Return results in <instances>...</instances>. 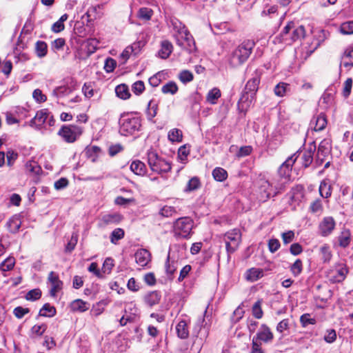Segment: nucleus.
Masks as SVG:
<instances>
[{
  "label": "nucleus",
  "mask_w": 353,
  "mask_h": 353,
  "mask_svg": "<svg viewBox=\"0 0 353 353\" xmlns=\"http://www.w3.org/2000/svg\"><path fill=\"white\" fill-rule=\"evenodd\" d=\"M335 221L331 216H326L323 218L319 225V234L322 236H329L335 228Z\"/></svg>",
  "instance_id": "nucleus-13"
},
{
  "label": "nucleus",
  "mask_w": 353,
  "mask_h": 353,
  "mask_svg": "<svg viewBox=\"0 0 353 353\" xmlns=\"http://www.w3.org/2000/svg\"><path fill=\"white\" fill-rule=\"evenodd\" d=\"M176 213V209L172 206L165 205L159 210V214L164 217L172 216Z\"/></svg>",
  "instance_id": "nucleus-53"
},
{
  "label": "nucleus",
  "mask_w": 353,
  "mask_h": 353,
  "mask_svg": "<svg viewBox=\"0 0 353 353\" xmlns=\"http://www.w3.org/2000/svg\"><path fill=\"white\" fill-rule=\"evenodd\" d=\"M176 39L177 44L189 53L196 50L195 41L188 30L183 34V37H179V38L178 36H176Z\"/></svg>",
  "instance_id": "nucleus-11"
},
{
  "label": "nucleus",
  "mask_w": 353,
  "mask_h": 353,
  "mask_svg": "<svg viewBox=\"0 0 353 353\" xmlns=\"http://www.w3.org/2000/svg\"><path fill=\"white\" fill-rule=\"evenodd\" d=\"M316 151V145L310 144L305 149L301 156L302 164L304 167H308L313 161L314 153Z\"/></svg>",
  "instance_id": "nucleus-20"
},
{
  "label": "nucleus",
  "mask_w": 353,
  "mask_h": 353,
  "mask_svg": "<svg viewBox=\"0 0 353 353\" xmlns=\"http://www.w3.org/2000/svg\"><path fill=\"white\" fill-rule=\"evenodd\" d=\"M131 170L136 174L143 176L146 173L145 163L139 160L132 161L130 165Z\"/></svg>",
  "instance_id": "nucleus-32"
},
{
  "label": "nucleus",
  "mask_w": 353,
  "mask_h": 353,
  "mask_svg": "<svg viewBox=\"0 0 353 353\" xmlns=\"http://www.w3.org/2000/svg\"><path fill=\"white\" fill-rule=\"evenodd\" d=\"M305 30L303 26H296L295 23H294V28L292 30L291 35L290 37V39L292 41H297L299 39H301L305 37Z\"/></svg>",
  "instance_id": "nucleus-33"
},
{
  "label": "nucleus",
  "mask_w": 353,
  "mask_h": 353,
  "mask_svg": "<svg viewBox=\"0 0 353 353\" xmlns=\"http://www.w3.org/2000/svg\"><path fill=\"white\" fill-rule=\"evenodd\" d=\"M56 314V309L54 307L51 306L49 303L43 305L39 311V315L43 316L52 317Z\"/></svg>",
  "instance_id": "nucleus-43"
},
{
  "label": "nucleus",
  "mask_w": 353,
  "mask_h": 353,
  "mask_svg": "<svg viewBox=\"0 0 353 353\" xmlns=\"http://www.w3.org/2000/svg\"><path fill=\"white\" fill-rule=\"evenodd\" d=\"M319 256L321 257V261L324 263H330L332 254L331 251L330 246L328 244H324L319 248Z\"/></svg>",
  "instance_id": "nucleus-31"
},
{
  "label": "nucleus",
  "mask_w": 353,
  "mask_h": 353,
  "mask_svg": "<svg viewBox=\"0 0 353 353\" xmlns=\"http://www.w3.org/2000/svg\"><path fill=\"white\" fill-rule=\"evenodd\" d=\"M200 181L199 178L194 176L190 179L187 184V186L185 189L186 192H192L195 190H197L200 187Z\"/></svg>",
  "instance_id": "nucleus-51"
},
{
  "label": "nucleus",
  "mask_w": 353,
  "mask_h": 353,
  "mask_svg": "<svg viewBox=\"0 0 353 353\" xmlns=\"http://www.w3.org/2000/svg\"><path fill=\"white\" fill-rule=\"evenodd\" d=\"M339 245L341 248H347L351 242V233L349 230L344 229L338 236Z\"/></svg>",
  "instance_id": "nucleus-29"
},
{
  "label": "nucleus",
  "mask_w": 353,
  "mask_h": 353,
  "mask_svg": "<svg viewBox=\"0 0 353 353\" xmlns=\"http://www.w3.org/2000/svg\"><path fill=\"white\" fill-rule=\"evenodd\" d=\"M295 237L294 232L292 230H288L281 234V238L285 245L289 244L293 241Z\"/></svg>",
  "instance_id": "nucleus-61"
},
{
  "label": "nucleus",
  "mask_w": 353,
  "mask_h": 353,
  "mask_svg": "<svg viewBox=\"0 0 353 353\" xmlns=\"http://www.w3.org/2000/svg\"><path fill=\"white\" fill-rule=\"evenodd\" d=\"M141 119L138 117H124L121 120L120 132L122 135L128 136L139 131L141 128Z\"/></svg>",
  "instance_id": "nucleus-8"
},
{
  "label": "nucleus",
  "mask_w": 353,
  "mask_h": 353,
  "mask_svg": "<svg viewBox=\"0 0 353 353\" xmlns=\"http://www.w3.org/2000/svg\"><path fill=\"white\" fill-rule=\"evenodd\" d=\"M124 230L121 228H117L114 230L110 234V241L113 244H117L119 240L124 237Z\"/></svg>",
  "instance_id": "nucleus-45"
},
{
  "label": "nucleus",
  "mask_w": 353,
  "mask_h": 353,
  "mask_svg": "<svg viewBox=\"0 0 353 353\" xmlns=\"http://www.w3.org/2000/svg\"><path fill=\"white\" fill-rule=\"evenodd\" d=\"M290 329V321L288 319H285L280 321L276 327V330L279 333H283L285 330Z\"/></svg>",
  "instance_id": "nucleus-63"
},
{
  "label": "nucleus",
  "mask_w": 353,
  "mask_h": 353,
  "mask_svg": "<svg viewBox=\"0 0 353 353\" xmlns=\"http://www.w3.org/2000/svg\"><path fill=\"white\" fill-rule=\"evenodd\" d=\"M70 307L73 312H83L90 308V303L81 299H76L71 303Z\"/></svg>",
  "instance_id": "nucleus-28"
},
{
  "label": "nucleus",
  "mask_w": 353,
  "mask_h": 353,
  "mask_svg": "<svg viewBox=\"0 0 353 353\" xmlns=\"http://www.w3.org/2000/svg\"><path fill=\"white\" fill-rule=\"evenodd\" d=\"M15 260L13 257H8L1 264H0V270L3 272H6L12 270L14 265Z\"/></svg>",
  "instance_id": "nucleus-47"
},
{
  "label": "nucleus",
  "mask_w": 353,
  "mask_h": 353,
  "mask_svg": "<svg viewBox=\"0 0 353 353\" xmlns=\"http://www.w3.org/2000/svg\"><path fill=\"white\" fill-rule=\"evenodd\" d=\"M144 303L152 307L159 303L161 294L159 291L154 290L147 292L143 297Z\"/></svg>",
  "instance_id": "nucleus-16"
},
{
  "label": "nucleus",
  "mask_w": 353,
  "mask_h": 353,
  "mask_svg": "<svg viewBox=\"0 0 353 353\" xmlns=\"http://www.w3.org/2000/svg\"><path fill=\"white\" fill-rule=\"evenodd\" d=\"M273 339L274 334L270 328L266 324H262L256 334L252 338V341L269 343L272 341Z\"/></svg>",
  "instance_id": "nucleus-10"
},
{
  "label": "nucleus",
  "mask_w": 353,
  "mask_h": 353,
  "mask_svg": "<svg viewBox=\"0 0 353 353\" xmlns=\"http://www.w3.org/2000/svg\"><path fill=\"white\" fill-rule=\"evenodd\" d=\"M65 83L54 89L52 94L56 97L66 96L73 92L77 87V81L72 78L65 80Z\"/></svg>",
  "instance_id": "nucleus-9"
},
{
  "label": "nucleus",
  "mask_w": 353,
  "mask_h": 353,
  "mask_svg": "<svg viewBox=\"0 0 353 353\" xmlns=\"http://www.w3.org/2000/svg\"><path fill=\"white\" fill-rule=\"evenodd\" d=\"M35 52L38 57H44L48 52V46L45 41H38L35 44Z\"/></svg>",
  "instance_id": "nucleus-37"
},
{
  "label": "nucleus",
  "mask_w": 353,
  "mask_h": 353,
  "mask_svg": "<svg viewBox=\"0 0 353 353\" xmlns=\"http://www.w3.org/2000/svg\"><path fill=\"white\" fill-rule=\"evenodd\" d=\"M252 314L257 319H260L263 317V312L261 309V300L257 301L252 306Z\"/></svg>",
  "instance_id": "nucleus-54"
},
{
  "label": "nucleus",
  "mask_w": 353,
  "mask_h": 353,
  "mask_svg": "<svg viewBox=\"0 0 353 353\" xmlns=\"http://www.w3.org/2000/svg\"><path fill=\"white\" fill-rule=\"evenodd\" d=\"M221 95L220 90L214 88L208 92L206 97L207 101L210 104H215L217 99L221 97Z\"/></svg>",
  "instance_id": "nucleus-42"
},
{
  "label": "nucleus",
  "mask_w": 353,
  "mask_h": 353,
  "mask_svg": "<svg viewBox=\"0 0 353 353\" xmlns=\"http://www.w3.org/2000/svg\"><path fill=\"white\" fill-rule=\"evenodd\" d=\"M115 92L118 97L122 99H128L130 97L128 87L125 84H121L116 87Z\"/></svg>",
  "instance_id": "nucleus-35"
},
{
  "label": "nucleus",
  "mask_w": 353,
  "mask_h": 353,
  "mask_svg": "<svg viewBox=\"0 0 353 353\" xmlns=\"http://www.w3.org/2000/svg\"><path fill=\"white\" fill-rule=\"evenodd\" d=\"M84 128L78 125H63L58 132L64 141L71 143L75 142L83 134Z\"/></svg>",
  "instance_id": "nucleus-5"
},
{
  "label": "nucleus",
  "mask_w": 353,
  "mask_h": 353,
  "mask_svg": "<svg viewBox=\"0 0 353 353\" xmlns=\"http://www.w3.org/2000/svg\"><path fill=\"white\" fill-rule=\"evenodd\" d=\"M168 138L171 142H181L183 140V132L178 128H173L168 132Z\"/></svg>",
  "instance_id": "nucleus-38"
},
{
  "label": "nucleus",
  "mask_w": 353,
  "mask_h": 353,
  "mask_svg": "<svg viewBox=\"0 0 353 353\" xmlns=\"http://www.w3.org/2000/svg\"><path fill=\"white\" fill-rule=\"evenodd\" d=\"M303 270V263L299 259H296L290 266V271L294 276H299Z\"/></svg>",
  "instance_id": "nucleus-48"
},
{
  "label": "nucleus",
  "mask_w": 353,
  "mask_h": 353,
  "mask_svg": "<svg viewBox=\"0 0 353 353\" xmlns=\"http://www.w3.org/2000/svg\"><path fill=\"white\" fill-rule=\"evenodd\" d=\"M254 46L255 42L253 40H244L230 56L228 60L230 65L236 68L243 64L250 57Z\"/></svg>",
  "instance_id": "nucleus-2"
},
{
  "label": "nucleus",
  "mask_w": 353,
  "mask_h": 353,
  "mask_svg": "<svg viewBox=\"0 0 353 353\" xmlns=\"http://www.w3.org/2000/svg\"><path fill=\"white\" fill-rule=\"evenodd\" d=\"M170 26L172 28L173 30L176 32V36L183 37V34L188 31V29L185 28V25L182 23L179 19L176 18H172L170 21Z\"/></svg>",
  "instance_id": "nucleus-25"
},
{
  "label": "nucleus",
  "mask_w": 353,
  "mask_h": 353,
  "mask_svg": "<svg viewBox=\"0 0 353 353\" xmlns=\"http://www.w3.org/2000/svg\"><path fill=\"white\" fill-rule=\"evenodd\" d=\"M21 223L20 216L15 214L8 220L6 226L10 232L15 234L19 232L21 226Z\"/></svg>",
  "instance_id": "nucleus-23"
},
{
  "label": "nucleus",
  "mask_w": 353,
  "mask_h": 353,
  "mask_svg": "<svg viewBox=\"0 0 353 353\" xmlns=\"http://www.w3.org/2000/svg\"><path fill=\"white\" fill-rule=\"evenodd\" d=\"M227 252L234 253L239 248L241 242V233L239 229L234 228L227 232L223 236Z\"/></svg>",
  "instance_id": "nucleus-7"
},
{
  "label": "nucleus",
  "mask_w": 353,
  "mask_h": 353,
  "mask_svg": "<svg viewBox=\"0 0 353 353\" xmlns=\"http://www.w3.org/2000/svg\"><path fill=\"white\" fill-rule=\"evenodd\" d=\"M294 22H289L283 28L281 32V37L285 41L288 40V37H290L292 33V30L294 28Z\"/></svg>",
  "instance_id": "nucleus-58"
},
{
  "label": "nucleus",
  "mask_w": 353,
  "mask_h": 353,
  "mask_svg": "<svg viewBox=\"0 0 353 353\" xmlns=\"http://www.w3.org/2000/svg\"><path fill=\"white\" fill-rule=\"evenodd\" d=\"M157 108L158 105L154 101L151 100L149 101L146 110V114L148 120H152V119L157 115Z\"/></svg>",
  "instance_id": "nucleus-40"
},
{
  "label": "nucleus",
  "mask_w": 353,
  "mask_h": 353,
  "mask_svg": "<svg viewBox=\"0 0 353 353\" xmlns=\"http://www.w3.org/2000/svg\"><path fill=\"white\" fill-rule=\"evenodd\" d=\"M339 31L343 34H353V21H347L341 24Z\"/></svg>",
  "instance_id": "nucleus-46"
},
{
  "label": "nucleus",
  "mask_w": 353,
  "mask_h": 353,
  "mask_svg": "<svg viewBox=\"0 0 353 353\" xmlns=\"http://www.w3.org/2000/svg\"><path fill=\"white\" fill-rule=\"evenodd\" d=\"M319 192L321 196L323 198H328L332 194V188L325 181L321 182L319 186Z\"/></svg>",
  "instance_id": "nucleus-50"
},
{
  "label": "nucleus",
  "mask_w": 353,
  "mask_h": 353,
  "mask_svg": "<svg viewBox=\"0 0 353 353\" xmlns=\"http://www.w3.org/2000/svg\"><path fill=\"white\" fill-rule=\"evenodd\" d=\"M311 125H314V130L315 131L323 130L327 125V119L325 116L323 114H320L316 117H314L311 121Z\"/></svg>",
  "instance_id": "nucleus-27"
},
{
  "label": "nucleus",
  "mask_w": 353,
  "mask_h": 353,
  "mask_svg": "<svg viewBox=\"0 0 353 353\" xmlns=\"http://www.w3.org/2000/svg\"><path fill=\"white\" fill-rule=\"evenodd\" d=\"M290 84L284 82L279 83L274 89L275 95L279 97H284L287 92H290Z\"/></svg>",
  "instance_id": "nucleus-34"
},
{
  "label": "nucleus",
  "mask_w": 353,
  "mask_h": 353,
  "mask_svg": "<svg viewBox=\"0 0 353 353\" xmlns=\"http://www.w3.org/2000/svg\"><path fill=\"white\" fill-rule=\"evenodd\" d=\"M148 163L151 170L157 174L167 173L171 170V164L168 161L159 157L157 152L150 149L147 152Z\"/></svg>",
  "instance_id": "nucleus-4"
},
{
  "label": "nucleus",
  "mask_w": 353,
  "mask_h": 353,
  "mask_svg": "<svg viewBox=\"0 0 353 353\" xmlns=\"http://www.w3.org/2000/svg\"><path fill=\"white\" fill-rule=\"evenodd\" d=\"M27 172L32 174H39L41 171L40 165L34 161H29L25 165Z\"/></svg>",
  "instance_id": "nucleus-39"
},
{
  "label": "nucleus",
  "mask_w": 353,
  "mask_h": 353,
  "mask_svg": "<svg viewBox=\"0 0 353 353\" xmlns=\"http://www.w3.org/2000/svg\"><path fill=\"white\" fill-rule=\"evenodd\" d=\"M132 90L136 95H140L145 90V85L143 81H137L132 85Z\"/></svg>",
  "instance_id": "nucleus-59"
},
{
  "label": "nucleus",
  "mask_w": 353,
  "mask_h": 353,
  "mask_svg": "<svg viewBox=\"0 0 353 353\" xmlns=\"http://www.w3.org/2000/svg\"><path fill=\"white\" fill-rule=\"evenodd\" d=\"M300 154L301 152L297 151L289 157L279 168L276 175L270 182L265 180L261 181V188L264 191L267 198L271 196L272 189H274V194H276L285 188L290 181L292 168Z\"/></svg>",
  "instance_id": "nucleus-1"
},
{
  "label": "nucleus",
  "mask_w": 353,
  "mask_h": 353,
  "mask_svg": "<svg viewBox=\"0 0 353 353\" xmlns=\"http://www.w3.org/2000/svg\"><path fill=\"white\" fill-rule=\"evenodd\" d=\"M99 44V41L98 39L95 38L88 39L85 41V46L87 48V52L88 54L94 53L98 48V46Z\"/></svg>",
  "instance_id": "nucleus-44"
},
{
  "label": "nucleus",
  "mask_w": 353,
  "mask_h": 353,
  "mask_svg": "<svg viewBox=\"0 0 353 353\" xmlns=\"http://www.w3.org/2000/svg\"><path fill=\"white\" fill-rule=\"evenodd\" d=\"M212 176L216 181H223L228 177V172L225 169L217 167L213 170Z\"/></svg>",
  "instance_id": "nucleus-41"
},
{
  "label": "nucleus",
  "mask_w": 353,
  "mask_h": 353,
  "mask_svg": "<svg viewBox=\"0 0 353 353\" xmlns=\"http://www.w3.org/2000/svg\"><path fill=\"white\" fill-rule=\"evenodd\" d=\"M41 291L39 289L30 290L26 295V299L28 301H36L41 298Z\"/></svg>",
  "instance_id": "nucleus-60"
},
{
  "label": "nucleus",
  "mask_w": 353,
  "mask_h": 353,
  "mask_svg": "<svg viewBox=\"0 0 353 353\" xmlns=\"http://www.w3.org/2000/svg\"><path fill=\"white\" fill-rule=\"evenodd\" d=\"M129 310H130V315H127L128 310L125 309L124 314L119 320V323L121 326H125L128 323H133L136 320L138 314L137 307L135 305H131Z\"/></svg>",
  "instance_id": "nucleus-18"
},
{
  "label": "nucleus",
  "mask_w": 353,
  "mask_h": 353,
  "mask_svg": "<svg viewBox=\"0 0 353 353\" xmlns=\"http://www.w3.org/2000/svg\"><path fill=\"white\" fill-rule=\"evenodd\" d=\"M122 220V216L119 213L106 214L101 216L99 225L102 227L111 224L119 223Z\"/></svg>",
  "instance_id": "nucleus-19"
},
{
  "label": "nucleus",
  "mask_w": 353,
  "mask_h": 353,
  "mask_svg": "<svg viewBox=\"0 0 353 353\" xmlns=\"http://www.w3.org/2000/svg\"><path fill=\"white\" fill-rule=\"evenodd\" d=\"M136 263L141 266H146L151 260V255L148 250L139 249L134 254Z\"/></svg>",
  "instance_id": "nucleus-17"
},
{
  "label": "nucleus",
  "mask_w": 353,
  "mask_h": 353,
  "mask_svg": "<svg viewBox=\"0 0 353 353\" xmlns=\"http://www.w3.org/2000/svg\"><path fill=\"white\" fill-rule=\"evenodd\" d=\"M260 77L256 74L247 82L243 93L238 102V108L241 112H245L252 103L259 88Z\"/></svg>",
  "instance_id": "nucleus-3"
},
{
  "label": "nucleus",
  "mask_w": 353,
  "mask_h": 353,
  "mask_svg": "<svg viewBox=\"0 0 353 353\" xmlns=\"http://www.w3.org/2000/svg\"><path fill=\"white\" fill-rule=\"evenodd\" d=\"M300 322L303 327H306L308 325H314L316 323V319L310 318V314L307 313L301 316Z\"/></svg>",
  "instance_id": "nucleus-57"
},
{
  "label": "nucleus",
  "mask_w": 353,
  "mask_h": 353,
  "mask_svg": "<svg viewBox=\"0 0 353 353\" xmlns=\"http://www.w3.org/2000/svg\"><path fill=\"white\" fill-rule=\"evenodd\" d=\"M192 227L193 221L190 218H179L174 223V236L180 238H188L190 236Z\"/></svg>",
  "instance_id": "nucleus-6"
},
{
  "label": "nucleus",
  "mask_w": 353,
  "mask_h": 353,
  "mask_svg": "<svg viewBox=\"0 0 353 353\" xmlns=\"http://www.w3.org/2000/svg\"><path fill=\"white\" fill-rule=\"evenodd\" d=\"M114 265V260L112 258H107L103 262L102 270L104 273L110 274Z\"/></svg>",
  "instance_id": "nucleus-64"
},
{
  "label": "nucleus",
  "mask_w": 353,
  "mask_h": 353,
  "mask_svg": "<svg viewBox=\"0 0 353 353\" xmlns=\"http://www.w3.org/2000/svg\"><path fill=\"white\" fill-rule=\"evenodd\" d=\"M331 152V144L329 140L323 139L319 143L317 154L316 162L319 164L323 163L324 159L327 157Z\"/></svg>",
  "instance_id": "nucleus-14"
},
{
  "label": "nucleus",
  "mask_w": 353,
  "mask_h": 353,
  "mask_svg": "<svg viewBox=\"0 0 353 353\" xmlns=\"http://www.w3.org/2000/svg\"><path fill=\"white\" fill-rule=\"evenodd\" d=\"M172 50V44L168 41H163L161 42V48L158 52V55L160 58L165 59L169 57Z\"/></svg>",
  "instance_id": "nucleus-26"
},
{
  "label": "nucleus",
  "mask_w": 353,
  "mask_h": 353,
  "mask_svg": "<svg viewBox=\"0 0 353 353\" xmlns=\"http://www.w3.org/2000/svg\"><path fill=\"white\" fill-rule=\"evenodd\" d=\"M341 64L348 69L353 66V44L345 50L341 57Z\"/></svg>",
  "instance_id": "nucleus-22"
},
{
  "label": "nucleus",
  "mask_w": 353,
  "mask_h": 353,
  "mask_svg": "<svg viewBox=\"0 0 353 353\" xmlns=\"http://www.w3.org/2000/svg\"><path fill=\"white\" fill-rule=\"evenodd\" d=\"M153 14V10L149 8H141L138 12V17L141 19L148 21Z\"/></svg>",
  "instance_id": "nucleus-52"
},
{
  "label": "nucleus",
  "mask_w": 353,
  "mask_h": 353,
  "mask_svg": "<svg viewBox=\"0 0 353 353\" xmlns=\"http://www.w3.org/2000/svg\"><path fill=\"white\" fill-rule=\"evenodd\" d=\"M179 79L182 83H187L193 80V74L189 70H182L179 74Z\"/></svg>",
  "instance_id": "nucleus-55"
},
{
  "label": "nucleus",
  "mask_w": 353,
  "mask_h": 353,
  "mask_svg": "<svg viewBox=\"0 0 353 353\" xmlns=\"http://www.w3.org/2000/svg\"><path fill=\"white\" fill-rule=\"evenodd\" d=\"M264 276L263 269L252 268L245 273V279L250 282H255Z\"/></svg>",
  "instance_id": "nucleus-24"
},
{
  "label": "nucleus",
  "mask_w": 353,
  "mask_h": 353,
  "mask_svg": "<svg viewBox=\"0 0 353 353\" xmlns=\"http://www.w3.org/2000/svg\"><path fill=\"white\" fill-rule=\"evenodd\" d=\"M176 331L180 339H187L189 336V330L186 321L181 320L176 326Z\"/></svg>",
  "instance_id": "nucleus-30"
},
{
  "label": "nucleus",
  "mask_w": 353,
  "mask_h": 353,
  "mask_svg": "<svg viewBox=\"0 0 353 353\" xmlns=\"http://www.w3.org/2000/svg\"><path fill=\"white\" fill-rule=\"evenodd\" d=\"M352 84L353 81L352 78L347 79L344 82L342 90V95L344 98L347 99L350 95Z\"/></svg>",
  "instance_id": "nucleus-49"
},
{
  "label": "nucleus",
  "mask_w": 353,
  "mask_h": 353,
  "mask_svg": "<svg viewBox=\"0 0 353 353\" xmlns=\"http://www.w3.org/2000/svg\"><path fill=\"white\" fill-rule=\"evenodd\" d=\"M336 274L334 276V281L335 282H341L345 278V275L347 273V270L344 266H341L336 270Z\"/></svg>",
  "instance_id": "nucleus-56"
},
{
  "label": "nucleus",
  "mask_w": 353,
  "mask_h": 353,
  "mask_svg": "<svg viewBox=\"0 0 353 353\" xmlns=\"http://www.w3.org/2000/svg\"><path fill=\"white\" fill-rule=\"evenodd\" d=\"M33 99L37 103H43L47 100V97L43 94L42 91L40 89H35L32 93Z\"/></svg>",
  "instance_id": "nucleus-62"
},
{
  "label": "nucleus",
  "mask_w": 353,
  "mask_h": 353,
  "mask_svg": "<svg viewBox=\"0 0 353 353\" xmlns=\"http://www.w3.org/2000/svg\"><path fill=\"white\" fill-rule=\"evenodd\" d=\"M49 112L47 109H42L36 113V115L30 121V125L36 128H41L47 119L48 118Z\"/></svg>",
  "instance_id": "nucleus-15"
},
{
  "label": "nucleus",
  "mask_w": 353,
  "mask_h": 353,
  "mask_svg": "<svg viewBox=\"0 0 353 353\" xmlns=\"http://www.w3.org/2000/svg\"><path fill=\"white\" fill-rule=\"evenodd\" d=\"M178 268V262L170 256L169 253L165 263V273L170 279H172L173 275Z\"/></svg>",
  "instance_id": "nucleus-21"
},
{
  "label": "nucleus",
  "mask_w": 353,
  "mask_h": 353,
  "mask_svg": "<svg viewBox=\"0 0 353 353\" xmlns=\"http://www.w3.org/2000/svg\"><path fill=\"white\" fill-rule=\"evenodd\" d=\"M179 88L174 81H169L161 88V92L165 94L174 95L178 92Z\"/></svg>",
  "instance_id": "nucleus-36"
},
{
  "label": "nucleus",
  "mask_w": 353,
  "mask_h": 353,
  "mask_svg": "<svg viewBox=\"0 0 353 353\" xmlns=\"http://www.w3.org/2000/svg\"><path fill=\"white\" fill-rule=\"evenodd\" d=\"M48 283L51 285L50 294L54 297L59 291L62 289L63 282L59 279V275L52 271L48 276Z\"/></svg>",
  "instance_id": "nucleus-12"
}]
</instances>
